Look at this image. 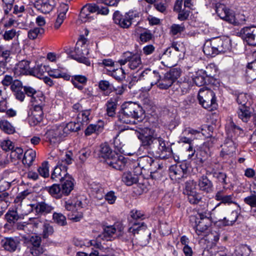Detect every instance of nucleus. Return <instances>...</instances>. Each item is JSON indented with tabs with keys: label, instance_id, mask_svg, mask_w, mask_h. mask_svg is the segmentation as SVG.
I'll return each instance as SVG.
<instances>
[{
	"label": "nucleus",
	"instance_id": "f704fd0d",
	"mask_svg": "<svg viewBox=\"0 0 256 256\" xmlns=\"http://www.w3.org/2000/svg\"><path fill=\"white\" fill-rule=\"evenodd\" d=\"M206 174H212L214 178H216L218 180L224 185L228 184L226 182V173L222 172H217L214 168H210L206 170Z\"/></svg>",
	"mask_w": 256,
	"mask_h": 256
},
{
	"label": "nucleus",
	"instance_id": "e433bc0d",
	"mask_svg": "<svg viewBox=\"0 0 256 256\" xmlns=\"http://www.w3.org/2000/svg\"><path fill=\"white\" fill-rule=\"evenodd\" d=\"M116 154L108 144H101L100 156L106 159V161L111 159Z\"/></svg>",
	"mask_w": 256,
	"mask_h": 256
},
{
	"label": "nucleus",
	"instance_id": "de8ad7c7",
	"mask_svg": "<svg viewBox=\"0 0 256 256\" xmlns=\"http://www.w3.org/2000/svg\"><path fill=\"white\" fill-rule=\"evenodd\" d=\"M0 128L4 132L8 134H12L14 132L15 128L6 120H1L0 121Z\"/></svg>",
	"mask_w": 256,
	"mask_h": 256
},
{
	"label": "nucleus",
	"instance_id": "bb28decb",
	"mask_svg": "<svg viewBox=\"0 0 256 256\" xmlns=\"http://www.w3.org/2000/svg\"><path fill=\"white\" fill-rule=\"evenodd\" d=\"M10 54V50L0 51V75L4 73Z\"/></svg>",
	"mask_w": 256,
	"mask_h": 256
},
{
	"label": "nucleus",
	"instance_id": "c9c22d12",
	"mask_svg": "<svg viewBox=\"0 0 256 256\" xmlns=\"http://www.w3.org/2000/svg\"><path fill=\"white\" fill-rule=\"evenodd\" d=\"M104 128V122L98 121L96 124H90L86 129L84 133L86 136H90L93 133L101 132Z\"/></svg>",
	"mask_w": 256,
	"mask_h": 256
},
{
	"label": "nucleus",
	"instance_id": "052dcab7",
	"mask_svg": "<svg viewBox=\"0 0 256 256\" xmlns=\"http://www.w3.org/2000/svg\"><path fill=\"white\" fill-rule=\"evenodd\" d=\"M40 175L44 178L48 177V162L47 161L43 162L40 166L38 169Z\"/></svg>",
	"mask_w": 256,
	"mask_h": 256
},
{
	"label": "nucleus",
	"instance_id": "c85d7f7f",
	"mask_svg": "<svg viewBox=\"0 0 256 256\" xmlns=\"http://www.w3.org/2000/svg\"><path fill=\"white\" fill-rule=\"evenodd\" d=\"M214 198L218 201H220L221 203L230 204L234 203V197L233 194H225L224 190L218 191L215 195Z\"/></svg>",
	"mask_w": 256,
	"mask_h": 256
},
{
	"label": "nucleus",
	"instance_id": "39448f33",
	"mask_svg": "<svg viewBox=\"0 0 256 256\" xmlns=\"http://www.w3.org/2000/svg\"><path fill=\"white\" fill-rule=\"evenodd\" d=\"M108 12L107 7H100L96 4H86L82 8L80 18L82 22H86L93 19L92 16H91L92 14L96 12L97 14L106 15Z\"/></svg>",
	"mask_w": 256,
	"mask_h": 256
},
{
	"label": "nucleus",
	"instance_id": "2f4dec72",
	"mask_svg": "<svg viewBox=\"0 0 256 256\" xmlns=\"http://www.w3.org/2000/svg\"><path fill=\"white\" fill-rule=\"evenodd\" d=\"M62 186V192L66 196L68 195L74 189V180L69 175L68 178H64Z\"/></svg>",
	"mask_w": 256,
	"mask_h": 256
},
{
	"label": "nucleus",
	"instance_id": "a18cd8bd",
	"mask_svg": "<svg viewBox=\"0 0 256 256\" xmlns=\"http://www.w3.org/2000/svg\"><path fill=\"white\" fill-rule=\"evenodd\" d=\"M238 218V212L236 211H232L227 217L221 216L219 218V221L222 220L224 226L232 225L236 220Z\"/></svg>",
	"mask_w": 256,
	"mask_h": 256
},
{
	"label": "nucleus",
	"instance_id": "2eb2a0df",
	"mask_svg": "<svg viewBox=\"0 0 256 256\" xmlns=\"http://www.w3.org/2000/svg\"><path fill=\"white\" fill-rule=\"evenodd\" d=\"M33 67L30 66V62L28 60H22L14 67V73L17 76L32 75Z\"/></svg>",
	"mask_w": 256,
	"mask_h": 256
},
{
	"label": "nucleus",
	"instance_id": "7c9ffc66",
	"mask_svg": "<svg viewBox=\"0 0 256 256\" xmlns=\"http://www.w3.org/2000/svg\"><path fill=\"white\" fill-rule=\"evenodd\" d=\"M117 230L120 232L122 228L120 227V228L118 229V228H116L115 225L105 226L104 228V231L102 234L103 237L102 238L106 240H110L111 238L116 232Z\"/></svg>",
	"mask_w": 256,
	"mask_h": 256
},
{
	"label": "nucleus",
	"instance_id": "f3484780",
	"mask_svg": "<svg viewBox=\"0 0 256 256\" xmlns=\"http://www.w3.org/2000/svg\"><path fill=\"white\" fill-rule=\"evenodd\" d=\"M41 238L37 236H32L28 242L30 252L34 256H38L43 252L40 246Z\"/></svg>",
	"mask_w": 256,
	"mask_h": 256
},
{
	"label": "nucleus",
	"instance_id": "ddd939ff",
	"mask_svg": "<svg viewBox=\"0 0 256 256\" xmlns=\"http://www.w3.org/2000/svg\"><path fill=\"white\" fill-rule=\"evenodd\" d=\"M139 164L142 166V168H148V166H151L150 168V176L152 178H156L157 176V167L158 169L162 168L160 164L156 162L152 158L148 156H144L140 158L139 160Z\"/></svg>",
	"mask_w": 256,
	"mask_h": 256
},
{
	"label": "nucleus",
	"instance_id": "aec40b11",
	"mask_svg": "<svg viewBox=\"0 0 256 256\" xmlns=\"http://www.w3.org/2000/svg\"><path fill=\"white\" fill-rule=\"evenodd\" d=\"M162 58L166 61V66H169L175 65L178 60L180 59L174 52L172 48L170 47L164 51L162 56Z\"/></svg>",
	"mask_w": 256,
	"mask_h": 256
},
{
	"label": "nucleus",
	"instance_id": "338daca9",
	"mask_svg": "<svg viewBox=\"0 0 256 256\" xmlns=\"http://www.w3.org/2000/svg\"><path fill=\"white\" fill-rule=\"evenodd\" d=\"M0 146L3 150L6 151L12 150L14 148L12 142L8 140L2 141L0 144Z\"/></svg>",
	"mask_w": 256,
	"mask_h": 256
},
{
	"label": "nucleus",
	"instance_id": "c03bdc74",
	"mask_svg": "<svg viewBox=\"0 0 256 256\" xmlns=\"http://www.w3.org/2000/svg\"><path fill=\"white\" fill-rule=\"evenodd\" d=\"M91 110H86L80 112L77 116L78 121L82 124V126L86 125L90 122L89 116H90Z\"/></svg>",
	"mask_w": 256,
	"mask_h": 256
},
{
	"label": "nucleus",
	"instance_id": "cd10ccee",
	"mask_svg": "<svg viewBox=\"0 0 256 256\" xmlns=\"http://www.w3.org/2000/svg\"><path fill=\"white\" fill-rule=\"evenodd\" d=\"M238 117L243 122H247L252 115V111L248 106H239L237 110Z\"/></svg>",
	"mask_w": 256,
	"mask_h": 256
},
{
	"label": "nucleus",
	"instance_id": "7ed1b4c3",
	"mask_svg": "<svg viewBox=\"0 0 256 256\" xmlns=\"http://www.w3.org/2000/svg\"><path fill=\"white\" fill-rule=\"evenodd\" d=\"M139 13L136 11H129L122 14L118 11H116L113 14L114 23L123 28H128L134 22H138Z\"/></svg>",
	"mask_w": 256,
	"mask_h": 256
},
{
	"label": "nucleus",
	"instance_id": "5fc2aeb1",
	"mask_svg": "<svg viewBox=\"0 0 256 256\" xmlns=\"http://www.w3.org/2000/svg\"><path fill=\"white\" fill-rule=\"evenodd\" d=\"M5 218L8 222L14 224L19 219L20 216L16 211L8 210L6 214Z\"/></svg>",
	"mask_w": 256,
	"mask_h": 256
},
{
	"label": "nucleus",
	"instance_id": "6e6552de",
	"mask_svg": "<svg viewBox=\"0 0 256 256\" xmlns=\"http://www.w3.org/2000/svg\"><path fill=\"white\" fill-rule=\"evenodd\" d=\"M194 226L196 232L198 236H202L206 232L212 224V220L208 213H198L195 218Z\"/></svg>",
	"mask_w": 256,
	"mask_h": 256
},
{
	"label": "nucleus",
	"instance_id": "20e7f679",
	"mask_svg": "<svg viewBox=\"0 0 256 256\" xmlns=\"http://www.w3.org/2000/svg\"><path fill=\"white\" fill-rule=\"evenodd\" d=\"M198 98L200 104L210 111L216 108V98L215 94L210 88L206 87L200 88Z\"/></svg>",
	"mask_w": 256,
	"mask_h": 256
},
{
	"label": "nucleus",
	"instance_id": "6e6d98bb",
	"mask_svg": "<svg viewBox=\"0 0 256 256\" xmlns=\"http://www.w3.org/2000/svg\"><path fill=\"white\" fill-rule=\"evenodd\" d=\"M110 75L117 80H122L125 78V72L123 68L114 69L111 71Z\"/></svg>",
	"mask_w": 256,
	"mask_h": 256
},
{
	"label": "nucleus",
	"instance_id": "0eeeda50",
	"mask_svg": "<svg viewBox=\"0 0 256 256\" xmlns=\"http://www.w3.org/2000/svg\"><path fill=\"white\" fill-rule=\"evenodd\" d=\"M89 54V50L88 46L86 44V40H79L75 48V54L71 56L72 58L77 61L83 63L87 66H90V62L89 60L86 58V56Z\"/></svg>",
	"mask_w": 256,
	"mask_h": 256
},
{
	"label": "nucleus",
	"instance_id": "09e8293b",
	"mask_svg": "<svg viewBox=\"0 0 256 256\" xmlns=\"http://www.w3.org/2000/svg\"><path fill=\"white\" fill-rule=\"evenodd\" d=\"M187 196L188 200L191 204H198L202 201V195L196 191L188 194Z\"/></svg>",
	"mask_w": 256,
	"mask_h": 256
},
{
	"label": "nucleus",
	"instance_id": "f03ea898",
	"mask_svg": "<svg viewBox=\"0 0 256 256\" xmlns=\"http://www.w3.org/2000/svg\"><path fill=\"white\" fill-rule=\"evenodd\" d=\"M142 114L141 108L132 102H126L122 106V112L120 115V120L126 124H136V120Z\"/></svg>",
	"mask_w": 256,
	"mask_h": 256
},
{
	"label": "nucleus",
	"instance_id": "72a5a7b5",
	"mask_svg": "<svg viewBox=\"0 0 256 256\" xmlns=\"http://www.w3.org/2000/svg\"><path fill=\"white\" fill-rule=\"evenodd\" d=\"M49 135L52 137L50 142L55 143L60 140V137L64 136L66 134L64 132V126H60L56 128V130L49 131Z\"/></svg>",
	"mask_w": 256,
	"mask_h": 256
},
{
	"label": "nucleus",
	"instance_id": "774afa93",
	"mask_svg": "<svg viewBox=\"0 0 256 256\" xmlns=\"http://www.w3.org/2000/svg\"><path fill=\"white\" fill-rule=\"evenodd\" d=\"M244 202L251 207L256 208V195L252 194L244 198Z\"/></svg>",
	"mask_w": 256,
	"mask_h": 256
},
{
	"label": "nucleus",
	"instance_id": "37998d69",
	"mask_svg": "<svg viewBox=\"0 0 256 256\" xmlns=\"http://www.w3.org/2000/svg\"><path fill=\"white\" fill-rule=\"evenodd\" d=\"M204 52L207 56H214L217 55L216 48L212 45L211 40H206L203 48Z\"/></svg>",
	"mask_w": 256,
	"mask_h": 256
},
{
	"label": "nucleus",
	"instance_id": "0e129e2a",
	"mask_svg": "<svg viewBox=\"0 0 256 256\" xmlns=\"http://www.w3.org/2000/svg\"><path fill=\"white\" fill-rule=\"evenodd\" d=\"M184 29L185 27L184 24H173L171 26L170 30L173 34L176 35L178 33L183 32Z\"/></svg>",
	"mask_w": 256,
	"mask_h": 256
},
{
	"label": "nucleus",
	"instance_id": "f8f14e48",
	"mask_svg": "<svg viewBox=\"0 0 256 256\" xmlns=\"http://www.w3.org/2000/svg\"><path fill=\"white\" fill-rule=\"evenodd\" d=\"M146 228V226L144 222H134L133 226L128 229V232L120 236V239L126 242H132L136 234L145 230Z\"/></svg>",
	"mask_w": 256,
	"mask_h": 256
},
{
	"label": "nucleus",
	"instance_id": "c756f323",
	"mask_svg": "<svg viewBox=\"0 0 256 256\" xmlns=\"http://www.w3.org/2000/svg\"><path fill=\"white\" fill-rule=\"evenodd\" d=\"M246 76L249 82L256 79V60L248 64Z\"/></svg>",
	"mask_w": 256,
	"mask_h": 256
},
{
	"label": "nucleus",
	"instance_id": "a211bd4d",
	"mask_svg": "<svg viewBox=\"0 0 256 256\" xmlns=\"http://www.w3.org/2000/svg\"><path fill=\"white\" fill-rule=\"evenodd\" d=\"M169 170L171 176L176 180H180L186 174L187 166L186 164H176L172 166Z\"/></svg>",
	"mask_w": 256,
	"mask_h": 256
},
{
	"label": "nucleus",
	"instance_id": "412c9836",
	"mask_svg": "<svg viewBox=\"0 0 256 256\" xmlns=\"http://www.w3.org/2000/svg\"><path fill=\"white\" fill-rule=\"evenodd\" d=\"M212 45L216 48L217 54L224 52L229 48V40L226 38L222 40L220 38H214L211 40Z\"/></svg>",
	"mask_w": 256,
	"mask_h": 256
},
{
	"label": "nucleus",
	"instance_id": "79ce46f5",
	"mask_svg": "<svg viewBox=\"0 0 256 256\" xmlns=\"http://www.w3.org/2000/svg\"><path fill=\"white\" fill-rule=\"evenodd\" d=\"M82 126V124L77 119V122H70L67 124L65 127H64V132L67 134L70 132H78L80 130Z\"/></svg>",
	"mask_w": 256,
	"mask_h": 256
},
{
	"label": "nucleus",
	"instance_id": "9d476101",
	"mask_svg": "<svg viewBox=\"0 0 256 256\" xmlns=\"http://www.w3.org/2000/svg\"><path fill=\"white\" fill-rule=\"evenodd\" d=\"M216 11L220 18L234 24H238L236 20L234 12L227 8L224 4L220 3L216 4Z\"/></svg>",
	"mask_w": 256,
	"mask_h": 256
},
{
	"label": "nucleus",
	"instance_id": "864d4df0",
	"mask_svg": "<svg viewBox=\"0 0 256 256\" xmlns=\"http://www.w3.org/2000/svg\"><path fill=\"white\" fill-rule=\"evenodd\" d=\"M43 118V116L40 114H34L32 113L28 114V122L29 124L32 126H34L39 124Z\"/></svg>",
	"mask_w": 256,
	"mask_h": 256
},
{
	"label": "nucleus",
	"instance_id": "a878e982",
	"mask_svg": "<svg viewBox=\"0 0 256 256\" xmlns=\"http://www.w3.org/2000/svg\"><path fill=\"white\" fill-rule=\"evenodd\" d=\"M210 151L206 144L198 150L196 154V162L198 164H202L210 156Z\"/></svg>",
	"mask_w": 256,
	"mask_h": 256
},
{
	"label": "nucleus",
	"instance_id": "5701e85b",
	"mask_svg": "<svg viewBox=\"0 0 256 256\" xmlns=\"http://www.w3.org/2000/svg\"><path fill=\"white\" fill-rule=\"evenodd\" d=\"M128 66L131 70H135L142 66L141 58L138 54H132L127 52Z\"/></svg>",
	"mask_w": 256,
	"mask_h": 256
},
{
	"label": "nucleus",
	"instance_id": "603ef678",
	"mask_svg": "<svg viewBox=\"0 0 256 256\" xmlns=\"http://www.w3.org/2000/svg\"><path fill=\"white\" fill-rule=\"evenodd\" d=\"M62 189L60 185L54 184L50 187H49V193L54 198H60L62 196Z\"/></svg>",
	"mask_w": 256,
	"mask_h": 256
},
{
	"label": "nucleus",
	"instance_id": "a19ab883",
	"mask_svg": "<svg viewBox=\"0 0 256 256\" xmlns=\"http://www.w3.org/2000/svg\"><path fill=\"white\" fill-rule=\"evenodd\" d=\"M62 11H60L58 14L54 24V28L56 30H58L66 18V14L68 11V7L66 4H63L62 6Z\"/></svg>",
	"mask_w": 256,
	"mask_h": 256
},
{
	"label": "nucleus",
	"instance_id": "4c0bfd02",
	"mask_svg": "<svg viewBox=\"0 0 256 256\" xmlns=\"http://www.w3.org/2000/svg\"><path fill=\"white\" fill-rule=\"evenodd\" d=\"M36 157V151L32 150V149L28 150L24 152V154L23 156L22 160V163L28 166H30L32 164Z\"/></svg>",
	"mask_w": 256,
	"mask_h": 256
},
{
	"label": "nucleus",
	"instance_id": "49530a36",
	"mask_svg": "<svg viewBox=\"0 0 256 256\" xmlns=\"http://www.w3.org/2000/svg\"><path fill=\"white\" fill-rule=\"evenodd\" d=\"M106 113L109 116L113 117L116 114V110L117 108V102L116 100L110 99L106 104Z\"/></svg>",
	"mask_w": 256,
	"mask_h": 256
},
{
	"label": "nucleus",
	"instance_id": "e2e57ef3",
	"mask_svg": "<svg viewBox=\"0 0 256 256\" xmlns=\"http://www.w3.org/2000/svg\"><path fill=\"white\" fill-rule=\"evenodd\" d=\"M117 196L115 195L114 191H110L104 194L105 200L110 204H113L115 203Z\"/></svg>",
	"mask_w": 256,
	"mask_h": 256
},
{
	"label": "nucleus",
	"instance_id": "bf43d9fd",
	"mask_svg": "<svg viewBox=\"0 0 256 256\" xmlns=\"http://www.w3.org/2000/svg\"><path fill=\"white\" fill-rule=\"evenodd\" d=\"M15 178H12L8 180H0V192H6V190H8L11 186V184L14 182Z\"/></svg>",
	"mask_w": 256,
	"mask_h": 256
},
{
	"label": "nucleus",
	"instance_id": "4d7b16f0",
	"mask_svg": "<svg viewBox=\"0 0 256 256\" xmlns=\"http://www.w3.org/2000/svg\"><path fill=\"white\" fill-rule=\"evenodd\" d=\"M23 150L21 148L16 147L11 150L10 156L14 160H20L23 158Z\"/></svg>",
	"mask_w": 256,
	"mask_h": 256
},
{
	"label": "nucleus",
	"instance_id": "69168bd1",
	"mask_svg": "<svg viewBox=\"0 0 256 256\" xmlns=\"http://www.w3.org/2000/svg\"><path fill=\"white\" fill-rule=\"evenodd\" d=\"M16 34V32L15 29H12L10 30H6L4 34L3 38L5 40L8 41L12 40L15 37Z\"/></svg>",
	"mask_w": 256,
	"mask_h": 256
},
{
	"label": "nucleus",
	"instance_id": "680f3d73",
	"mask_svg": "<svg viewBox=\"0 0 256 256\" xmlns=\"http://www.w3.org/2000/svg\"><path fill=\"white\" fill-rule=\"evenodd\" d=\"M154 8L159 12L166 14L167 13L168 6L165 2H156L154 4Z\"/></svg>",
	"mask_w": 256,
	"mask_h": 256
},
{
	"label": "nucleus",
	"instance_id": "ea45409f",
	"mask_svg": "<svg viewBox=\"0 0 256 256\" xmlns=\"http://www.w3.org/2000/svg\"><path fill=\"white\" fill-rule=\"evenodd\" d=\"M2 246L8 251H14L17 246L16 242L12 238H5L2 240Z\"/></svg>",
	"mask_w": 256,
	"mask_h": 256
},
{
	"label": "nucleus",
	"instance_id": "1a4fd4ad",
	"mask_svg": "<svg viewBox=\"0 0 256 256\" xmlns=\"http://www.w3.org/2000/svg\"><path fill=\"white\" fill-rule=\"evenodd\" d=\"M24 92L28 96L30 97V102L32 106H44L46 97L42 92L36 91L30 86H24Z\"/></svg>",
	"mask_w": 256,
	"mask_h": 256
},
{
	"label": "nucleus",
	"instance_id": "f257e3e1",
	"mask_svg": "<svg viewBox=\"0 0 256 256\" xmlns=\"http://www.w3.org/2000/svg\"><path fill=\"white\" fill-rule=\"evenodd\" d=\"M137 136L142 142V146L148 149L156 158L162 160L167 159L172 156V148L160 135L155 130L148 128H139Z\"/></svg>",
	"mask_w": 256,
	"mask_h": 256
},
{
	"label": "nucleus",
	"instance_id": "dca6fc26",
	"mask_svg": "<svg viewBox=\"0 0 256 256\" xmlns=\"http://www.w3.org/2000/svg\"><path fill=\"white\" fill-rule=\"evenodd\" d=\"M106 163L113 168L117 170H122L126 166L127 159L122 156L116 154L111 159L106 160Z\"/></svg>",
	"mask_w": 256,
	"mask_h": 256
},
{
	"label": "nucleus",
	"instance_id": "3c124183",
	"mask_svg": "<svg viewBox=\"0 0 256 256\" xmlns=\"http://www.w3.org/2000/svg\"><path fill=\"white\" fill-rule=\"evenodd\" d=\"M44 33V30L42 28H35L30 29L28 33V36L30 40H35L39 36Z\"/></svg>",
	"mask_w": 256,
	"mask_h": 256
},
{
	"label": "nucleus",
	"instance_id": "13d9d810",
	"mask_svg": "<svg viewBox=\"0 0 256 256\" xmlns=\"http://www.w3.org/2000/svg\"><path fill=\"white\" fill-rule=\"evenodd\" d=\"M53 219L55 222L60 226H65L67 224L65 216L60 213H54Z\"/></svg>",
	"mask_w": 256,
	"mask_h": 256
},
{
	"label": "nucleus",
	"instance_id": "58836bf2",
	"mask_svg": "<svg viewBox=\"0 0 256 256\" xmlns=\"http://www.w3.org/2000/svg\"><path fill=\"white\" fill-rule=\"evenodd\" d=\"M122 180L126 186H130L138 182V176L130 172H124L122 176Z\"/></svg>",
	"mask_w": 256,
	"mask_h": 256
},
{
	"label": "nucleus",
	"instance_id": "6ab92c4d",
	"mask_svg": "<svg viewBox=\"0 0 256 256\" xmlns=\"http://www.w3.org/2000/svg\"><path fill=\"white\" fill-rule=\"evenodd\" d=\"M24 86H23L22 82L18 80L14 79L10 86V90L14 92L16 98L22 102L25 98Z\"/></svg>",
	"mask_w": 256,
	"mask_h": 256
},
{
	"label": "nucleus",
	"instance_id": "473e14b6",
	"mask_svg": "<svg viewBox=\"0 0 256 256\" xmlns=\"http://www.w3.org/2000/svg\"><path fill=\"white\" fill-rule=\"evenodd\" d=\"M236 150V146L234 142L230 140H228L222 146V148L220 152V156H232Z\"/></svg>",
	"mask_w": 256,
	"mask_h": 256
},
{
	"label": "nucleus",
	"instance_id": "b1692460",
	"mask_svg": "<svg viewBox=\"0 0 256 256\" xmlns=\"http://www.w3.org/2000/svg\"><path fill=\"white\" fill-rule=\"evenodd\" d=\"M32 74V76L44 79L46 84L48 83V78L47 76L48 72L45 65L40 64L33 67V71Z\"/></svg>",
	"mask_w": 256,
	"mask_h": 256
},
{
	"label": "nucleus",
	"instance_id": "8fccbe9b",
	"mask_svg": "<svg viewBox=\"0 0 256 256\" xmlns=\"http://www.w3.org/2000/svg\"><path fill=\"white\" fill-rule=\"evenodd\" d=\"M170 48H172L173 50L174 51V52L180 58L184 56V54L185 52V48L182 44L174 42L172 44V46Z\"/></svg>",
	"mask_w": 256,
	"mask_h": 256
},
{
	"label": "nucleus",
	"instance_id": "4468645a",
	"mask_svg": "<svg viewBox=\"0 0 256 256\" xmlns=\"http://www.w3.org/2000/svg\"><path fill=\"white\" fill-rule=\"evenodd\" d=\"M240 34L243 40L250 46H256V26H246L240 30Z\"/></svg>",
	"mask_w": 256,
	"mask_h": 256
},
{
	"label": "nucleus",
	"instance_id": "4be33fe9",
	"mask_svg": "<svg viewBox=\"0 0 256 256\" xmlns=\"http://www.w3.org/2000/svg\"><path fill=\"white\" fill-rule=\"evenodd\" d=\"M69 176L66 172L64 166L60 165L55 167L51 174V180L53 182H60Z\"/></svg>",
	"mask_w": 256,
	"mask_h": 256
},
{
	"label": "nucleus",
	"instance_id": "393cba45",
	"mask_svg": "<svg viewBox=\"0 0 256 256\" xmlns=\"http://www.w3.org/2000/svg\"><path fill=\"white\" fill-rule=\"evenodd\" d=\"M198 186L200 190L207 193L211 192L214 188L212 182L206 176H202L199 178Z\"/></svg>",
	"mask_w": 256,
	"mask_h": 256
},
{
	"label": "nucleus",
	"instance_id": "423d86ee",
	"mask_svg": "<svg viewBox=\"0 0 256 256\" xmlns=\"http://www.w3.org/2000/svg\"><path fill=\"white\" fill-rule=\"evenodd\" d=\"M181 70L180 68H172L166 72L162 77L160 76V80L158 84V88L161 90L168 88L174 81L180 76Z\"/></svg>",
	"mask_w": 256,
	"mask_h": 256
},
{
	"label": "nucleus",
	"instance_id": "9b49d317",
	"mask_svg": "<svg viewBox=\"0 0 256 256\" xmlns=\"http://www.w3.org/2000/svg\"><path fill=\"white\" fill-rule=\"evenodd\" d=\"M138 80H140L145 81L148 84H150V88L158 83L160 80V74L158 72L150 69H146L142 71L139 75Z\"/></svg>",
	"mask_w": 256,
	"mask_h": 256
}]
</instances>
